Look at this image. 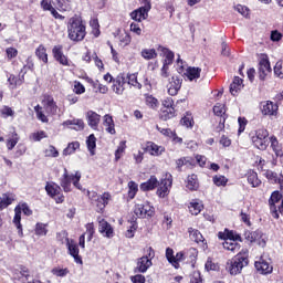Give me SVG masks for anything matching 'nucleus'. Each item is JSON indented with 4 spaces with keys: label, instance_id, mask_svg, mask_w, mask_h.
<instances>
[{
    "label": "nucleus",
    "instance_id": "obj_24",
    "mask_svg": "<svg viewBox=\"0 0 283 283\" xmlns=\"http://www.w3.org/2000/svg\"><path fill=\"white\" fill-rule=\"evenodd\" d=\"M150 266L151 261L149 260V256H142L137 260L136 271H138V273H147Z\"/></svg>",
    "mask_w": 283,
    "mask_h": 283
},
{
    "label": "nucleus",
    "instance_id": "obj_41",
    "mask_svg": "<svg viewBox=\"0 0 283 283\" xmlns=\"http://www.w3.org/2000/svg\"><path fill=\"white\" fill-rule=\"evenodd\" d=\"M254 233H256L254 242H256L259 247H262V249H264V247H266L268 240L266 234L262 233V231L260 230H255Z\"/></svg>",
    "mask_w": 283,
    "mask_h": 283
},
{
    "label": "nucleus",
    "instance_id": "obj_29",
    "mask_svg": "<svg viewBox=\"0 0 283 283\" xmlns=\"http://www.w3.org/2000/svg\"><path fill=\"white\" fill-rule=\"evenodd\" d=\"M41 8L44 11H49L51 12L52 17H54V19H63V15H61L59 13V11H56V9H54V7H52V3H50V1L48 0H42L41 1Z\"/></svg>",
    "mask_w": 283,
    "mask_h": 283
},
{
    "label": "nucleus",
    "instance_id": "obj_27",
    "mask_svg": "<svg viewBox=\"0 0 283 283\" xmlns=\"http://www.w3.org/2000/svg\"><path fill=\"white\" fill-rule=\"evenodd\" d=\"M146 150L150 153V156H160L165 151V147L158 146L153 142H148L146 145Z\"/></svg>",
    "mask_w": 283,
    "mask_h": 283
},
{
    "label": "nucleus",
    "instance_id": "obj_10",
    "mask_svg": "<svg viewBox=\"0 0 283 283\" xmlns=\"http://www.w3.org/2000/svg\"><path fill=\"white\" fill-rule=\"evenodd\" d=\"M271 72V62H269V56L262 55L259 62V78L264 81L266 75Z\"/></svg>",
    "mask_w": 283,
    "mask_h": 283
},
{
    "label": "nucleus",
    "instance_id": "obj_2",
    "mask_svg": "<svg viewBox=\"0 0 283 283\" xmlns=\"http://www.w3.org/2000/svg\"><path fill=\"white\" fill-rule=\"evenodd\" d=\"M67 34L71 41H83L85 39V24H83V20L78 15L69 20Z\"/></svg>",
    "mask_w": 283,
    "mask_h": 283
},
{
    "label": "nucleus",
    "instance_id": "obj_21",
    "mask_svg": "<svg viewBox=\"0 0 283 283\" xmlns=\"http://www.w3.org/2000/svg\"><path fill=\"white\" fill-rule=\"evenodd\" d=\"M158 185H160L158 178H156V176H151L147 181L140 184L139 188L142 191H154Z\"/></svg>",
    "mask_w": 283,
    "mask_h": 283
},
{
    "label": "nucleus",
    "instance_id": "obj_1",
    "mask_svg": "<svg viewBox=\"0 0 283 283\" xmlns=\"http://www.w3.org/2000/svg\"><path fill=\"white\" fill-rule=\"evenodd\" d=\"M244 266H249V250L244 249L227 262L226 269L230 275H239Z\"/></svg>",
    "mask_w": 283,
    "mask_h": 283
},
{
    "label": "nucleus",
    "instance_id": "obj_3",
    "mask_svg": "<svg viewBox=\"0 0 283 283\" xmlns=\"http://www.w3.org/2000/svg\"><path fill=\"white\" fill-rule=\"evenodd\" d=\"M72 184L75 189L83 191V186H81V172L76 171L74 175H70L67 172V168H64V174L60 179V185L65 193H70V191H72Z\"/></svg>",
    "mask_w": 283,
    "mask_h": 283
},
{
    "label": "nucleus",
    "instance_id": "obj_42",
    "mask_svg": "<svg viewBox=\"0 0 283 283\" xmlns=\"http://www.w3.org/2000/svg\"><path fill=\"white\" fill-rule=\"evenodd\" d=\"M81 147V144L78 142H73L67 145V147L63 150V156H72L76 149Z\"/></svg>",
    "mask_w": 283,
    "mask_h": 283
},
{
    "label": "nucleus",
    "instance_id": "obj_11",
    "mask_svg": "<svg viewBox=\"0 0 283 283\" xmlns=\"http://www.w3.org/2000/svg\"><path fill=\"white\" fill-rule=\"evenodd\" d=\"M98 231L104 234V238H114V228L103 218H98Z\"/></svg>",
    "mask_w": 283,
    "mask_h": 283
},
{
    "label": "nucleus",
    "instance_id": "obj_8",
    "mask_svg": "<svg viewBox=\"0 0 283 283\" xmlns=\"http://www.w3.org/2000/svg\"><path fill=\"white\" fill-rule=\"evenodd\" d=\"M134 213L137 218H147V216L151 218L154 216V207L149 203H138L135 206Z\"/></svg>",
    "mask_w": 283,
    "mask_h": 283
},
{
    "label": "nucleus",
    "instance_id": "obj_37",
    "mask_svg": "<svg viewBox=\"0 0 283 283\" xmlns=\"http://www.w3.org/2000/svg\"><path fill=\"white\" fill-rule=\"evenodd\" d=\"M118 41L122 48H127V45L132 43V35H129V33H127L126 31L119 32Z\"/></svg>",
    "mask_w": 283,
    "mask_h": 283
},
{
    "label": "nucleus",
    "instance_id": "obj_14",
    "mask_svg": "<svg viewBox=\"0 0 283 283\" xmlns=\"http://www.w3.org/2000/svg\"><path fill=\"white\" fill-rule=\"evenodd\" d=\"M172 181L170 178H165L160 181L159 188L157 189V196L159 198H167L169 190L171 189Z\"/></svg>",
    "mask_w": 283,
    "mask_h": 283
},
{
    "label": "nucleus",
    "instance_id": "obj_23",
    "mask_svg": "<svg viewBox=\"0 0 283 283\" xmlns=\"http://www.w3.org/2000/svg\"><path fill=\"white\" fill-rule=\"evenodd\" d=\"M65 127H70L75 132H83L85 129V122L83 119H67L63 123Z\"/></svg>",
    "mask_w": 283,
    "mask_h": 283
},
{
    "label": "nucleus",
    "instance_id": "obj_34",
    "mask_svg": "<svg viewBox=\"0 0 283 283\" xmlns=\"http://www.w3.org/2000/svg\"><path fill=\"white\" fill-rule=\"evenodd\" d=\"M223 249L227 251H232V253H235V251H240V243L238 241L232 240V239H226L223 241Z\"/></svg>",
    "mask_w": 283,
    "mask_h": 283
},
{
    "label": "nucleus",
    "instance_id": "obj_7",
    "mask_svg": "<svg viewBox=\"0 0 283 283\" xmlns=\"http://www.w3.org/2000/svg\"><path fill=\"white\" fill-rule=\"evenodd\" d=\"M42 104L46 114H50L51 116H56L59 112V106L56 105V102H54V97H52L51 95H44Z\"/></svg>",
    "mask_w": 283,
    "mask_h": 283
},
{
    "label": "nucleus",
    "instance_id": "obj_31",
    "mask_svg": "<svg viewBox=\"0 0 283 283\" xmlns=\"http://www.w3.org/2000/svg\"><path fill=\"white\" fill-rule=\"evenodd\" d=\"M159 52L161 56H164V65H171L174 63V52L169 49L159 46Z\"/></svg>",
    "mask_w": 283,
    "mask_h": 283
},
{
    "label": "nucleus",
    "instance_id": "obj_43",
    "mask_svg": "<svg viewBox=\"0 0 283 283\" xmlns=\"http://www.w3.org/2000/svg\"><path fill=\"white\" fill-rule=\"evenodd\" d=\"M86 145L91 156H94V149H96V137L94 136V134L88 136V138L86 139Z\"/></svg>",
    "mask_w": 283,
    "mask_h": 283
},
{
    "label": "nucleus",
    "instance_id": "obj_58",
    "mask_svg": "<svg viewBox=\"0 0 283 283\" xmlns=\"http://www.w3.org/2000/svg\"><path fill=\"white\" fill-rule=\"evenodd\" d=\"M8 83H9V87L10 90H14V87H17V85H21V80H19L17 76L14 75H10L8 77Z\"/></svg>",
    "mask_w": 283,
    "mask_h": 283
},
{
    "label": "nucleus",
    "instance_id": "obj_16",
    "mask_svg": "<svg viewBox=\"0 0 283 283\" xmlns=\"http://www.w3.org/2000/svg\"><path fill=\"white\" fill-rule=\"evenodd\" d=\"M66 247H67L70 255H72V258H74V261L76 262V264H83V260L81 259V255H78V244H76V242H74V240L70 241L67 239Z\"/></svg>",
    "mask_w": 283,
    "mask_h": 283
},
{
    "label": "nucleus",
    "instance_id": "obj_39",
    "mask_svg": "<svg viewBox=\"0 0 283 283\" xmlns=\"http://www.w3.org/2000/svg\"><path fill=\"white\" fill-rule=\"evenodd\" d=\"M125 78H126V83H128L133 87H136L137 90H142L143 84L139 83L138 76L136 75V73L128 74Z\"/></svg>",
    "mask_w": 283,
    "mask_h": 283
},
{
    "label": "nucleus",
    "instance_id": "obj_53",
    "mask_svg": "<svg viewBox=\"0 0 283 283\" xmlns=\"http://www.w3.org/2000/svg\"><path fill=\"white\" fill-rule=\"evenodd\" d=\"M146 105L151 109H158V99L153 95L146 97Z\"/></svg>",
    "mask_w": 283,
    "mask_h": 283
},
{
    "label": "nucleus",
    "instance_id": "obj_4",
    "mask_svg": "<svg viewBox=\"0 0 283 283\" xmlns=\"http://www.w3.org/2000/svg\"><path fill=\"white\" fill-rule=\"evenodd\" d=\"M250 138L256 149H260L261 151H266V148L270 145L269 130L266 128H259L250 133Z\"/></svg>",
    "mask_w": 283,
    "mask_h": 283
},
{
    "label": "nucleus",
    "instance_id": "obj_52",
    "mask_svg": "<svg viewBox=\"0 0 283 283\" xmlns=\"http://www.w3.org/2000/svg\"><path fill=\"white\" fill-rule=\"evenodd\" d=\"M248 182L252 187H260V185H262V181L258 179V174L255 172H252L248 176Z\"/></svg>",
    "mask_w": 283,
    "mask_h": 283
},
{
    "label": "nucleus",
    "instance_id": "obj_9",
    "mask_svg": "<svg viewBox=\"0 0 283 283\" xmlns=\"http://www.w3.org/2000/svg\"><path fill=\"white\" fill-rule=\"evenodd\" d=\"M180 87H182V78L174 75L169 78L167 90L170 96H176L178 92H180Z\"/></svg>",
    "mask_w": 283,
    "mask_h": 283
},
{
    "label": "nucleus",
    "instance_id": "obj_57",
    "mask_svg": "<svg viewBox=\"0 0 283 283\" xmlns=\"http://www.w3.org/2000/svg\"><path fill=\"white\" fill-rule=\"evenodd\" d=\"M265 177L268 178V180H270L271 182H274L275 185H277V182L280 181V177H277V172H273V170H266Z\"/></svg>",
    "mask_w": 283,
    "mask_h": 283
},
{
    "label": "nucleus",
    "instance_id": "obj_49",
    "mask_svg": "<svg viewBox=\"0 0 283 283\" xmlns=\"http://www.w3.org/2000/svg\"><path fill=\"white\" fill-rule=\"evenodd\" d=\"M43 138H48V134L44 130H39L30 135V139L34 140V143H40Z\"/></svg>",
    "mask_w": 283,
    "mask_h": 283
},
{
    "label": "nucleus",
    "instance_id": "obj_36",
    "mask_svg": "<svg viewBox=\"0 0 283 283\" xmlns=\"http://www.w3.org/2000/svg\"><path fill=\"white\" fill-rule=\"evenodd\" d=\"M188 233H189V238L190 240H192V242H205V237H202V233H200V231L193 229V228H189L188 229Z\"/></svg>",
    "mask_w": 283,
    "mask_h": 283
},
{
    "label": "nucleus",
    "instance_id": "obj_26",
    "mask_svg": "<svg viewBox=\"0 0 283 283\" xmlns=\"http://www.w3.org/2000/svg\"><path fill=\"white\" fill-rule=\"evenodd\" d=\"M220 240H234V242H242V237L234 231L219 232Z\"/></svg>",
    "mask_w": 283,
    "mask_h": 283
},
{
    "label": "nucleus",
    "instance_id": "obj_5",
    "mask_svg": "<svg viewBox=\"0 0 283 283\" xmlns=\"http://www.w3.org/2000/svg\"><path fill=\"white\" fill-rule=\"evenodd\" d=\"M21 211L24 216H32V210L28 206V203H22L21 206H17L14 208V217L13 224L18 230L19 238H23V226L21 224Z\"/></svg>",
    "mask_w": 283,
    "mask_h": 283
},
{
    "label": "nucleus",
    "instance_id": "obj_28",
    "mask_svg": "<svg viewBox=\"0 0 283 283\" xmlns=\"http://www.w3.org/2000/svg\"><path fill=\"white\" fill-rule=\"evenodd\" d=\"M201 72H202V69H200V67L189 66V67L186 69V72L184 74L190 81H197V78H200V73Z\"/></svg>",
    "mask_w": 283,
    "mask_h": 283
},
{
    "label": "nucleus",
    "instance_id": "obj_30",
    "mask_svg": "<svg viewBox=\"0 0 283 283\" xmlns=\"http://www.w3.org/2000/svg\"><path fill=\"white\" fill-rule=\"evenodd\" d=\"M242 87H244L243 80L239 76H235L233 82L230 84V94L235 96V94H238Z\"/></svg>",
    "mask_w": 283,
    "mask_h": 283
},
{
    "label": "nucleus",
    "instance_id": "obj_13",
    "mask_svg": "<svg viewBox=\"0 0 283 283\" xmlns=\"http://www.w3.org/2000/svg\"><path fill=\"white\" fill-rule=\"evenodd\" d=\"M280 200H282V195H280V191H274L269 200L270 211L272 213V218H275V220L280 218V213H277V208L275 207V203L280 202Z\"/></svg>",
    "mask_w": 283,
    "mask_h": 283
},
{
    "label": "nucleus",
    "instance_id": "obj_59",
    "mask_svg": "<svg viewBox=\"0 0 283 283\" xmlns=\"http://www.w3.org/2000/svg\"><path fill=\"white\" fill-rule=\"evenodd\" d=\"M35 235H48V229L45 228V224L38 223L35 226Z\"/></svg>",
    "mask_w": 283,
    "mask_h": 283
},
{
    "label": "nucleus",
    "instance_id": "obj_61",
    "mask_svg": "<svg viewBox=\"0 0 283 283\" xmlns=\"http://www.w3.org/2000/svg\"><path fill=\"white\" fill-rule=\"evenodd\" d=\"M234 10L239 12V14H242V17H249V7L242 6V4H237L234 7Z\"/></svg>",
    "mask_w": 283,
    "mask_h": 283
},
{
    "label": "nucleus",
    "instance_id": "obj_19",
    "mask_svg": "<svg viewBox=\"0 0 283 283\" xmlns=\"http://www.w3.org/2000/svg\"><path fill=\"white\" fill-rule=\"evenodd\" d=\"M111 200H112V195L109 192H104L102 196H99L94 203L97 208V211H103L105 207L109 205Z\"/></svg>",
    "mask_w": 283,
    "mask_h": 283
},
{
    "label": "nucleus",
    "instance_id": "obj_15",
    "mask_svg": "<svg viewBox=\"0 0 283 283\" xmlns=\"http://www.w3.org/2000/svg\"><path fill=\"white\" fill-rule=\"evenodd\" d=\"M127 83V78H125L124 74H119L114 81H113V85H112V90L113 92H115V94H123V92H125V84Z\"/></svg>",
    "mask_w": 283,
    "mask_h": 283
},
{
    "label": "nucleus",
    "instance_id": "obj_56",
    "mask_svg": "<svg viewBox=\"0 0 283 283\" xmlns=\"http://www.w3.org/2000/svg\"><path fill=\"white\" fill-rule=\"evenodd\" d=\"M90 25H91V28L93 30L94 36H99V34H101V30H99L101 25L98 24V19L91 20Z\"/></svg>",
    "mask_w": 283,
    "mask_h": 283
},
{
    "label": "nucleus",
    "instance_id": "obj_55",
    "mask_svg": "<svg viewBox=\"0 0 283 283\" xmlns=\"http://www.w3.org/2000/svg\"><path fill=\"white\" fill-rule=\"evenodd\" d=\"M137 229L138 223H136V221L130 222V226L125 233L126 238H134V234L136 233Z\"/></svg>",
    "mask_w": 283,
    "mask_h": 283
},
{
    "label": "nucleus",
    "instance_id": "obj_12",
    "mask_svg": "<svg viewBox=\"0 0 283 283\" xmlns=\"http://www.w3.org/2000/svg\"><path fill=\"white\" fill-rule=\"evenodd\" d=\"M254 266L259 273H262V275H269L270 273H273V265L265 261L263 258H260L258 261H255Z\"/></svg>",
    "mask_w": 283,
    "mask_h": 283
},
{
    "label": "nucleus",
    "instance_id": "obj_38",
    "mask_svg": "<svg viewBox=\"0 0 283 283\" xmlns=\"http://www.w3.org/2000/svg\"><path fill=\"white\" fill-rule=\"evenodd\" d=\"M269 143L276 156H283L282 146H280V142H277V137L272 136L269 138Z\"/></svg>",
    "mask_w": 283,
    "mask_h": 283
},
{
    "label": "nucleus",
    "instance_id": "obj_62",
    "mask_svg": "<svg viewBox=\"0 0 283 283\" xmlns=\"http://www.w3.org/2000/svg\"><path fill=\"white\" fill-rule=\"evenodd\" d=\"M45 156H49L50 158H59V150L54 146H49L45 150Z\"/></svg>",
    "mask_w": 283,
    "mask_h": 283
},
{
    "label": "nucleus",
    "instance_id": "obj_40",
    "mask_svg": "<svg viewBox=\"0 0 283 283\" xmlns=\"http://www.w3.org/2000/svg\"><path fill=\"white\" fill-rule=\"evenodd\" d=\"M140 56H143L145 61H151L158 56V53L155 49H143Z\"/></svg>",
    "mask_w": 283,
    "mask_h": 283
},
{
    "label": "nucleus",
    "instance_id": "obj_20",
    "mask_svg": "<svg viewBox=\"0 0 283 283\" xmlns=\"http://www.w3.org/2000/svg\"><path fill=\"white\" fill-rule=\"evenodd\" d=\"M149 10L150 9L140 7L139 9L130 13V19H133L134 21H138L140 23V21H145V19H147Z\"/></svg>",
    "mask_w": 283,
    "mask_h": 283
},
{
    "label": "nucleus",
    "instance_id": "obj_35",
    "mask_svg": "<svg viewBox=\"0 0 283 283\" xmlns=\"http://www.w3.org/2000/svg\"><path fill=\"white\" fill-rule=\"evenodd\" d=\"M202 201L200 200H192L189 206V211L192 216H198L200 211H202Z\"/></svg>",
    "mask_w": 283,
    "mask_h": 283
},
{
    "label": "nucleus",
    "instance_id": "obj_50",
    "mask_svg": "<svg viewBox=\"0 0 283 283\" xmlns=\"http://www.w3.org/2000/svg\"><path fill=\"white\" fill-rule=\"evenodd\" d=\"M136 193H138V184L135 181H129L128 182V197L130 199L136 198Z\"/></svg>",
    "mask_w": 283,
    "mask_h": 283
},
{
    "label": "nucleus",
    "instance_id": "obj_22",
    "mask_svg": "<svg viewBox=\"0 0 283 283\" xmlns=\"http://www.w3.org/2000/svg\"><path fill=\"white\" fill-rule=\"evenodd\" d=\"M264 116H276L277 115V104L273 102H265L261 108Z\"/></svg>",
    "mask_w": 283,
    "mask_h": 283
},
{
    "label": "nucleus",
    "instance_id": "obj_25",
    "mask_svg": "<svg viewBox=\"0 0 283 283\" xmlns=\"http://www.w3.org/2000/svg\"><path fill=\"white\" fill-rule=\"evenodd\" d=\"M103 126L105 127V130L107 132V134H111L112 136L116 134L114 118L111 115H105L103 117Z\"/></svg>",
    "mask_w": 283,
    "mask_h": 283
},
{
    "label": "nucleus",
    "instance_id": "obj_63",
    "mask_svg": "<svg viewBox=\"0 0 283 283\" xmlns=\"http://www.w3.org/2000/svg\"><path fill=\"white\" fill-rule=\"evenodd\" d=\"M213 112H214L216 116H224L227 109H224V105L217 104L213 107Z\"/></svg>",
    "mask_w": 283,
    "mask_h": 283
},
{
    "label": "nucleus",
    "instance_id": "obj_54",
    "mask_svg": "<svg viewBox=\"0 0 283 283\" xmlns=\"http://www.w3.org/2000/svg\"><path fill=\"white\" fill-rule=\"evenodd\" d=\"M17 143H19V135L18 134H13L12 138L8 139L7 142V148L12 151V149H14V147H17Z\"/></svg>",
    "mask_w": 283,
    "mask_h": 283
},
{
    "label": "nucleus",
    "instance_id": "obj_17",
    "mask_svg": "<svg viewBox=\"0 0 283 283\" xmlns=\"http://www.w3.org/2000/svg\"><path fill=\"white\" fill-rule=\"evenodd\" d=\"M53 56L57 63L61 65H70V61L67 60V56L63 54V46L61 45H55L52 50Z\"/></svg>",
    "mask_w": 283,
    "mask_h": 283
},
{
    "label": "nucleus",
    "instance_id": "obj_33",
    "mask_svg": "<svg viewBox=\"0 0 283 283\" xmlns=\"http://www.w3.org/2000/svg\"><path fill=\"white\" fill-rule=\"evenodd\" d=\"M13 200H14V195L3 193L0 197V211L3 210V209H7V207H10V205H12Z\"/></svg>",
    "mask_w": 283,
    "mask_h": 283
},
{
    "label": "nucleus",
    "instance_id": "obj_47",
    "mask_svg": "<svg viewBox=\"0 0 283 283\" xmlns=\"http://www.w3.org/2000/svg\"><path fill=\"white\" fill-rule=\"evenodd\" d=\"M36 56L42 61L43 63H48V53L45 51V46L40 45L35 51Z\"/></svg>",
    "mask_w": 283,
    "mask_h": 283
},
{
    "label": "nucleus",
    "instance_id": "obj_6",
    "mask_svg": "<svg viewBox=\"0 0 283 283\" xmlns=\"http://www.w3.org/2000/svg\"><path fill=\"white\" fill-rule=\"evenodd\" d=\"M45 191L48 196L54 198L57 205H62V202H65V196L61 193V186L56 185L55 182H48L45 186Z\"/></svg>",
    "mask_w": 283,
    "mask_h": 283
},
{
    "label": "nucleus",
    "instance_id": "obj_64",
    "mask_svg": "<svg viewBox=\"0 0 283 283\" xmlns=\"http://www.w3.org/2000/svg\"><path fill=\"white\" fill-rule=\"evenodd\" d=\"M274 74L279 78H283L282 61L276 62V64L274 66Z\"/></svg>",
    "mask_w": 283,
    "mask_h": 283
},
{
    "label": "nucleus",
    "instance_id": "obj_32",
    "mask_svg": "<svg viewBox=\"0 0 283 283\" xmlns=\"http://www.w3.org/2000/svg\"><path fill=\"white\" fill-rule=\"evenodd\" d=\"M198 187H200V184H198V176L197 175L188 176L186 181V188L189 189V191H197Z\"/></svg>",
    "mask_w": 283,
    "mask_h": 283
},
{
    "label": "nucleus",
    "instance_id": "obj_48",
    "mask_svg": "<svg viewBox=\"0 0 283 283\" xmlns=\"http://www.w3.org/2000/svg\"><path fill=\"white\" fill-rule=\"evenodd\" d=\"M43 108L40 105H36L34 107V112L36 114L38 120H41V123H49L50 119H48V116L43 114Z\"/></svg>",
    "mask_w": 283,
    "mask_h": 283
},
{
    "label": "nucleus",
    "instance_id": "obj_60",
    "mask_svg": "<svg viewBox=\"0 0 283 283\" xmlns=\"http://www.w3.org/2000/svg\"><path fill=\"white\" fill-rule=\"evenodd\" d=\"M184 127H193V117L191 115H186L181 120Z\"/></svg>",
    "mask_w": 283,
    "mask_h": 283
},
{
    "label": "nucleus",
    "instance_id": "obj_51",
    "mask_svg": "<svg viewBox=\"0 0 283 283\" xmlns=\"http://www.w3.org/2000/svg\"><path fill=\"white\" fill-rule=\"evenodd\" d=\"M176 116V108H165L161 112V120H169Z\"/></svg>",
    "mask_w": 283,
    "mask_h": 283
},
{
    "label": "nucleus",
    "instance_id": "obj_18",
    "mask_svg": "<svg viewBox=\"0 0 283 283\" xmlns=\"http://www.w3.org/2000/svg\"><path fill=\"white\" fill-rule=\"evenodd\" d=\"M86 120L92 129H98V124L101 123V115L98 113L88 111L86 113Z\"/></svg>",
    "mask_w": 283,
    "mask_h": 283
},
{
    "label": "nucleus",
    "instance_id": "obj_44",
    "mask_svg": "<svg viewBox=\"0 0 283 283\" xmlns=\"http://www.w3.org/2000/svg\"><path fill=\"white\" fill-rule=\"evenodd\" d=\"M91 85H92L93 90H95V92H99V94H107V91H108L107 86L101 84V82H98V80L92 81Z\"/></svg>",
    "mask_w": 283,
    "mask_h": 283
},
{
    "label": "nucleus",
    "instance_id": "obj_45",
    "mask_svg": "<svg viewBox=\"0 0 283 283\" xmlns=\"http://www.w3.org/2000/svg\"><path fill=\"white\" fill-rule=\"evenodd\" d=\"M52 275H55V277H65L69 275L70 270L67 268L61 269V268H53L51 270Z\"/></svg>",
    "mask_w": 283,
    "mask_h": 283
},
{
    "label": "nucleus",
    "instance_id": "obj_46",
    "mask_svg": "<svg viewBox=\"0 0 283 283\" xmlns=\"http://www.w3.org/2000/svg\"><path fill=\"white\" fill-rule=\"evenodd\" d=\"M212 180L217 187H227V184L229 182V179L222 175L214 176Z\"/></svg>",
    "mask_w": 283,
    "mask_h": 283
}]
</instances>
